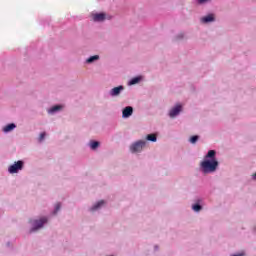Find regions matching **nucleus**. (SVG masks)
I'll return each mask as SVG.
<instances>
[{"instance_id":"nucleus-7","label":"nucleus","mask_w":256,"mask_h":256,"mask_svg":"<svg viewBox=\"0 0 256 256\" xmlns=\"http://www.w3.org/2000/svg\"><path fill=\"white\" fill-rule=\"evenodd\" d=\"M216 21L217 17L215 16V13H208L200 18V23L202 25H209V23H215Z\"/></svg>"},{"instance_id":"nucleus-21","label":"nucleus","mask_w":256,"mask_h":256,"mask_svg":"<svg viewBox=\"0 0 256 256\" xmlns=\"http://www.w3.org/2000/svg\"><path fill=\"white\" fill-rule=\"evenodd\" d=\"M46 137H47V132H41L39 134V138H38L39 143H43V141H45Z\"/></svg>"},{"instance_id":"nucleus-2","label":"nucleus","mask_w":256,"mask_h":256,"mask_svg":"<svg viewBox=\"0 0 256 256\" xmlns=\"http://www.w3.org/2000/svg\"><path fill=\"white\" fill-rule=\"evenodd\" d=\"M29 223L31 225V228L29 230V233H37V231H41L49 223V218L47 216H41L38 219L29 220Z\"/></svg>"},{"instance_id":"nucleus-1","label":"nucleus","mask_w":256,"mask_h":256,"mask_svg":"<svg viewBox=\"0 0 256 256\" xmlns=\"http://www.w3.org/2000/svg\"><path fill=\"white\" fill-rule=\"evenodd\" d=\"M219 169V160L217 159V150H208L203 160L200 162V171L203 175L217 173Z\"/></svg>"},{"instance_id":"nucleus-5","label":"nucleus","mask_w":256,"mask_h":256,"mask_svg":"<svg viewBox=\"0 0 256 256\" xmlns=\"http://www.w3.org/2000/svg\"><path fill=\"white\" fill-rule=\"evenodd\" d=\"M205 207V201L201 197H197L193 200L191 209L194 213H201Z\"/></svg>"},{"instance_id":"nucleus-4","label":"nucleus","mask_w":256,"mask_h":256,"mask_svg":"<svg viewBox=\"0 0 256 256\" xmlns=\"http://www.w3.org/2000/svg\"><path fill=\"white\" fill-rule=\"evenodd\" d=\"M25 169V160L15 161L13 164L8 166V173L10 175H15Z\"/></svg>"},{"instance_id":"nucleus-23","label":"nucleus","mask_w":256,"mask_h":256,"mask_svg":"<svg viewBox=\"0 0 256 256\" xmlns=\"http://www.w3.org/2000/svg\"><path fill=\"white\" fill-rule=\"evenodd\" d=\"M230 256H247V253L245 251H240L234 254H231Z\"/></svg>"},{"instance_id":"nucleus-13","label":"nucleus","mask_w":256,"mask_h":256,"mask_svg":"<svg viewBox=\"0 0 256 256\" xmlns=\"http://www.w3.org/2000/svg\"><path fill=\"white\" fill-rule=\"evenodd\" d=\"M15 129H17V124H15L14 122H11L3 126L2 131L5 134H7V133H11L12 131H15Z\"/></svg>"},{"instance_id":"nucleus-8","label":"nucleus","mask_w":256,"mask_h":256,"mask_svg":"<svg viewBox=\"0 0 256 256\" xmlns=\"http://www.w3.org/2000/svg\"><path fill=\"white\" fill-rule=\"evenodd\" d=\"M92 19L94 23H104V21H107V13L95 12L92 14Z\"/></svg>"},{"instance_id":"nucleus-15","label":"nucleus","mask_w":256,"mask_h":256,"mask_svg":"<svg viewBox=\"0 0 256 256\" xmlns=\"http://www.w3.org/2000/svg\"><path fill=\"white\" fill-rule=\"evenodd\" d=\"M141 81H143V76H141V75L134 76V77H132V78L128 81V85H129V86L139 85V83H141Z\"/></svg>"},{"instance_id":"nucleus-17","label":"nucleus","mask_w":256,"mask_h":256,"mask_svg":"<svg viewBox=\"0 0 256 256\" xmlns=\"http://www.w3.org/2000/svg\"><path fill=\"white\" fill-rule=\"evenodd\" d=\"M201 139L199 134H195L189 137L188 141L191 145H197V142Z\"/></svg>"},{"instance_id":"nucleus-6","label":"nucleus","mask_w":256,"mask_h":256,"mask_svg":"<svg viewBox=\"0 0 256 256\" xmlns=\"http://www.w3.org/2000/svg\"><path fill=\"white\" fill-rule=\"evenodd\" d=\"M183 113V104L181 103H176L168 112V117L170 119H175L179 117Z\"/></svg>"},{"instance_id":"nucleus-14","label":"nucleus","mask_w":256,"mask_h":256,"mask_svg":"<svg viewBox=\"0 0 256 256\" xmlns=\"http://www.w3.org/2000/svg\"><path fill=\"white\" fill-rule=\"evenodd\" d=\"M88 147H90L91 151H97L99 147H101V142L95 139H92L88 143Z\"/></svg>"},{"instance_id":"nucleus-16","label":"nucleus","mask_w":256,"mask_h":256,"mask_svg":"<svg viewBox=\"0 0 256 256\" xmlns=\"http://www.w3.org/2000/svg\"><path fill=\"white\" fill-rule=\"evenodd\" d=\"M100 59L101 57L99 55H92L85 60V63L86 65H93V63H97Z\"/></svg>"},{"instance_id":"nucleus-19","label":"nucleus","mask_w":256,"mask_h":256,"mask_svg":"<svg viewBox=\"0 0 256 256\" xmlns=\"http://www.w3.org/2000/svg\"><path fill=\"white\" fill-rule=\"evenodd\" d=\"M183 39H185V34L180 33V34H177L176 36H174L173 41L175 43H179V41H183Z\"/></svg>"},{"instance_id":"nucleus-18","label":"nucleus","mask_w":256,"mask_h":256,"mask_svg":"<svg viewBox=\"0 0 256 256\" xmlns=\"http://www.w3.org/2000/svg\"><path fill=\"white\" fill-rule=\"evenodd\" d=\"M145 141L147 143V141H149L150 143H157V136H155V134H148L145 137Z\"/></svg>"},{"instance_id":"nucleus-12","label":"nucleus","mask_w":256,"mask_h":256,"mask_svg":"<svg viewBox=\"0 0 256 256\" xmlns=\"http://www.w3.org/2000/svg\"><path fill=\"white\" fill-rule=\"evenodd\" d=\"M135 113V108L133 106H126L122 108V119H129Z\"/></svg>"},{"instance_id":"nucleus-11","label":"nucleus","mask_w":256,"mask_h":256,"mask_svg":"<svg viewBox=\"0 0 256 256\" xmlns=\"http://www.w3.org/2000/svg\"><path fill=\"white\" fill-rule=\"evenodd\" d=\"M123 91H125V86H123V85L115 86L109 91V96L110 97H119V95H121V93H123Z\"/></svg>"},{"instance_id":"nucleus-9","label":"nucleus","mask_w":256,"mask_h":256,"mask_svg":"<svg viewBox=\"0 0 256 256\" xmlns=\"http://www.w3.org/2000/svg\"><path fill=\"white\" fill-rule=\"evenodd\" d=\"M107 204V202L105 200H99L96 203H94L89 209L88 211L90 213H97V211H101V209H103V207H105V205Z\"/></svg>"},{"instance_id":"nucleus-26","label":"nucleus","mask_w":256,"mask_h":256,"mask_svg":"<svg viewBox=\"0 0 256 256\" xmlns=\"http://www.w3.org/2000/svg\"><path fill=\"white\" fill-rule=\"evenodd\" d=\"M106 19H108V21H111L113 19V16H106Z\"/></svg>"},{"instance_id":"nucleus-10","label":"nucleus","mask_w":256,"mask_h":256,"mask_svg":"<svg viewBox=\"0 0 256 256\" xmlns=\"http://www.w3.org/2000/svg\"><path fill=\"white\" fill-rule=\"evenodd\" d=\"M65 109V105L63 104H54L49 109H47L48 115H57V113H61Z\"/></svg>"},{"instance_id":"nucleus-3","label":"nucleus","mask_w":256,"mask_h":256,"mask_svg":"<svg viewBox=\"0 0 256 256\" xmlns=\"http://www.w3.org/2000/svg\"><path fill=\"white\" fill-rule=\"evenodd\" d=\"M145 147H147V141L140 139V140L133 142L129 146V151L133 155H137V153H143V149H145Z\"/></svg>"},{"instance_id":"nucleus-20","label":"nucleus","mask_w":256,"mask_h":256,"mask_svg":"<svg viewBox=\"0 0 256 256\" xmlns=\"http://www.w3.org/2000/svg\"><path fill=\"white\" fill-rule=\"evenodd\" d=\"M61 211V202H58L53 210V215H57Z\"/></svg>"},{"instance_id":"nucleus-25","label":"nucleus","mask_w":256,"mask_h":256,"mask_svg":"<svg viewBox=\"0 0 256 256\" xmlns=\"http://www.w3.org/2000/svg\"><path fill=\"white\" fill-rule=\"evenodd\" d=\"M154 251H159V245L154 246Z\"/></svg>"},{"instance_id":"nucleus-27","label":"nucleus","mask_w":256,"mask_h":256,"mask_svg":"<svg viewBox=\"0 0 256 256\" xmlns=\"http://www.w3.org/2000/svg\"><path fill=\"white\" fill-rule=\"evenodd\" d=\"M6 245H7L8 247H11V242H7Z\"/></svg>"},{"instance_id":"nucleus-24","label":"nucleus","mask_w":256,"mask_h":256,"mask_svg":"<svg viewBox=\"0 0 256 256\" xmlns=\"http://www.w3.org/2000/svg\"><path fill=\"white\" fill-rule=\"evenodd\" d=\"M252 181H256V172L252 174Z\"/></svg>"},{"instance_id":"nucleus-22","label":"nucleus","mask_w":256,"mask_h":256,"mask_svg":"<svg viewBox=\"0 0 256 256\" xmlns=\"http://www.w3.org/2000/svg\"><path fill=\"white\" fill-rule=\"evenodd\" d=\"M196 5H205L209 2H211V0H194Z\"/></svg>"}]
</instances>
